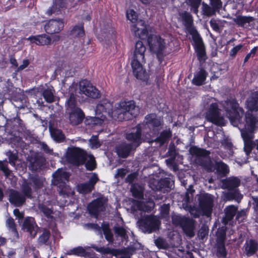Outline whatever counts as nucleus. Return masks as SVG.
Here are the masks:
<instances>
[{
  "instance_id": "f257e3e1",
  "label": "nucleus",
  "mask_w": 258,
  "mask_h": 258,
  "mask_svg": "<svg viewBox=\"0 0 258 258\" xmlns=\"http://www.w3.org/2000/svg\"><path fill=\"white\" fill-rule=\"evenodd\" d=\"M188 151L195 157V163L207 172H213L216 170V173L221 177H224L229 173L228 166L222 161H215L214 164L210 157V151L197 146H191Z\"/></svg>"
},
{
  "instance_id": "f03ea898",
  "label": "nucleus",
  "mask_w": 258,
  "mask_h": 258,
  "mask_svg": "<svg viewBox=\"0 0 258 258\" xmlns=\"http://www.w3.org/2000/svg\"><path fill=\"white\" fill-rule=\"evenodd\" d=\"M180 16L184 26L192 36L193 41L192 45L196 53L198 59L200 63L203 64L208 59L206 47L202 37L196 28L193 26V17L190 13L187 11L182 12Z\"/></svg>"
},
{
  "instance_id": "7ed1b4c3",
  "label": "nucleus",
  "mask_w": 258,
  "mask_h": 258,
  "mask_svg": "<svg viewBox=\"0 0 258 258\" xmlns=\"http://www.w3.org/2000/svg\"><path fill=\"white\" fill-rule=\"evenodd\" d=\"M146 46L143 42L139 40L135 45L134 55L131 63L133 72L135 77L139 80L145 81L148 79V75L142 64L145 62V52Z\"/></svg>"
},
{
  "instance_id": "20e7f679",
  "label": "nucleus",
  "mask_w": 258,
  "mask_h": 258,
  "mask_svg": "<svg viewBox=\"0 0 258 258\" xmlns=\"http://www.w3.org/2000/svg\"><path fill=\"white\" fill-rule=\"evenodd\" d=\"M144 130V136L147 142H152L153 138L156 137L161 126L163 120L155 113H149L145 117L142 123H140Z\"/></svg>"
},
{
  "instance_id": "39448f33",
  "label": "nucleus",
  "mask_w": 258,
  "mask_h": 258,
  "mask_svg": "<svg viewBox=\"0 0 258 258\" xmlns=\"http://www.w3.org/2000/svg\"><path fill=\"white\" fill-rule=\"evenodd\" d=\"M223 108L226 115L231 124L237 125L242 121L244 109L239 106V104L235 98L228 99L223 104Z\"/></svg>"
},
{
  "instance_id": "423d86ee",
  "label": "nucleus",
  "mask_w": 258,
  "mask_h": 258,
  "mask_svg": "<svg viewBox=\"0 0 258 258\" xmlns=\"http://www.w3.org/2000/svg\"><path fill=\"white\" fill-rule=\"evenodd\" d=\"M32 189L27 183L22 184L21 192L14 189L9 191V201L10 203L17 207L23 206L26 202V199H32Z\"/></svg>"
},
{
  "instance_id": "0eeeda50",
  "label": "nucleus",
  "mask_w": 258,
  "mask_h": 258,
  "mask_svg": "<svg viewBox=\"0 0 258 258\" xmlns=\"http://www.w3.org/2000/svg\"><path fill=\"white\" fill-rule=\"evenodd\" d=\"M139 113V109L135 104L134 101H121L119 104V108L116 110L117 119L119 121L125 119V116L127 114L132 117H136Z\"/></svg>"
},
{
  "instance_id": "6e6552de",
  "label": "nucleus",
  "mask_w": 258,
  "mask_h": 258,
  "mask_svg": "<svg viewBox=\"0 0 258 258\" xmlns=\"http://www.w3.org/2000/svg\"><path fill=\"white\" fill-rule=\"evenodd\" d=\"M140 228L145 233H151L159 230L160 220L154 215H146L138 221Z\"/></svg>"
},
{
  "instance_id": "1a4fd4ad",
  "label": "nucleus",
  "mask_w": 258,
  "mask_h": 258,
  "mask_svg": "<svg viewBox=\"0 0 258 258\" xmlns=\"http://www.w3.org/2000/svg\"><path fill=\"white\" fill-rule=\"evenodd\" d=\"M254 111L248 109L245 112L244 111V114L242 116V121L239 124H243L244 127L241 129V133H249L250 134L254 133V132L257 128L258 116Z\"/></svg>"
},
{
  "instance_id": "9d476101",
  "label": "nucleus",
  "mask_w": 258,
  "mask_h": 258,
  "mask_svg": "<svg viewBox=\"0 0 258 258\" xmlns=\"http://www.w3.org/2000/svg\"><path fill=\"white\" fill-rule=\"evenodd\" d=\"M144 130L142 125L139 123L132 128L130 132L125 134V139L130 142V144L137 148L143 142H147L144 136Z\"/></svg>"
},
{
  "instance_id": "9b49d317",
  "label": "nucleus",
  "mask_w": 258,
  "mask_h": 258,
  "mask_svg": "<svg viewBox=\"0 0 258 258\" xmlns=\"http://www.w3.org/2000/svg\"><path fill=\"white\" fill-rule=\"evenodd\" d=\"M206 119L212 123L218 125L224 126L225 124V119L221 114L220 109L216 103H211L206 112Z\"/></svg>"
},
{
  "instance_id": "f8f14e48",
  "label": "nucleus",
  "mask_w": 258,
  "mask_h": 258,
  "mask_svg": "<svg viewBox=\"0 0 258 258\" xmlns=\"http://www.w3.org/2000/svg\"><path fill=\"white\" fill-rule=\"evenodd\" d=\"M147 42L151 51L156 53L157 55H163L166 48L164 39L159 35L150 34L148 37Z\"/></svg>"
},
{
  "instance_id": "ddd939ff",
  "label": "nucleus",
  "mask_w": 258,
  "mask_h": 258,
  "mask_svg": "<svg viewBox=\"0 0 258 258\" xmlns=\"http://www.w3.org/2000/svg\"><path fill=\"white\" fill-rule=\"evenodd\" d=\"M67 158L70 163L76 166H80L85 164L87 153L79 148L74 147L68 152Z\"/></svg>"
},
{
  "instance_id": "4468645a",
  "label": "nucleus",
  "mask_w": 258,
  "mask_h": 258,
  "mask_svg": "<svg viewBox=\"0 0 258 258\" xmlns=\"http://www.w3.org/2000/svg\"><path fill=\"white\" fill-rule=\"evenodd\" d=\"M96 114L101 115L104 118L109 117L113 118L116 114V110H113V104L106 99L100 101L95 109Z\"/></svg>"
},
{
  "instance_id": "2eb2a0df",
  "label": "nucleus",
  "mask_w": 258,
  "mask_h": 258,
  "mask_svg": "<svg viewBox=\"0 0 258 258\" xmlns=\"http://www.w3.org/2000/svg\"><path fill=\"white\" fill-rule=\"evenodd\" d=\"M199 206L204 215L209 216L211 215L214 205L213 196L204 193L199 195L198 198Z\"/></svg>"
},
{
  "instance_id": "dca6fc26",
  "label": "nucleus",
  "mask_w": 258,
  "mask_h": 258,
  "mask_svg": "<svg viewBox=\"0 0 258 258\" xmlns=\"http://www.w3.org/2000/svg\"><path fill=\"white\" fill-rule=\"evenodd\" d=\"M226 238V230L221 229L218 230L217 233L216 245V255L218 258H226L227 257V251L225 247Z\"/></svg>"
},
{
  "instance_id": "f3484780",
  "label": "nucleus",
  "mask_w": 258,
  "mask_h": 258,
  "mask_svg": "<svg viewBox=\"0 0 258 258\" xmlns=\"http://www.w3.org/2000/svg\"><path fill=\"white\" fill-rule=\"evenodd\" d=\"M106 202V199L103 197H99L93 200L87 206L89 214L97 217L100 212L105 211Z\"/></svg>"
},
{
  "instance_id": "a211bd4d",
  "label": "nucleus",
  "mask_w": 258,
  "mask_h": 258,
  "mask_svg": "<svg viewBox=\"0 0 258 258\" xmlns=\"http://www.w3.org/2000/svg\"><path fill=\"white\" fill-rule=\"evenodd\" d=\"M64 27L63 19H50L44 25V30L49 34L59 33Z\"/></svg>"
},
{
  "instance_id": "6ab92c4d",
  "label": "nucleus",
  "mask_w": 258,
  "mask_h": 258,
  "mask_svg": "<svg viewBox=\"0 0 258 258\" xmlns=\"http://www.w3.org/2000/svg\"><path fill=\"white\" fill-rule=\"evenodd\" d=\"M80 90L83 94L89 97L95 99L100 97V91L86 80L80 82Z\"/></svg>"
},
{
  "instance_id": "aec40b11",
  "label": "nucleus",
  "mask_w": 258,
  "mask_h": 258,
  "mask_svg": "<svg viewBox=\"0 0 258 258\" xmlns=\"http://www.w3.org/2000/svg\"><path fill=\"white\" fill-rule=\"evenodd\" d=\"M171 182L170 178L165 177L160 180H153L150 184L153 190L165 192L171 190L172 185Z\"/></svg>"
},
{
  "instance_id": "412c9836",
  "label": "nucleus",
  "mask_w": 258,
  "mask_h": 258,
  "mask_svg": "<svg viewBox=\"0 0 258 258\" xmlns=\"http://www.w3.org/2000/svg\"><path fill=\"white\" fill-rule=\"evenodd\" d=\"M37 228L38 226L34 218L27 217L25 219L22 229L24 231L29 233L32 238H34L36 236Z\"/></svg>"
},
{
  "instance_id": "4be33fe9",
  "label": "nucleus",
  "mask_w": 258,
  "mask_h": 258,
  "mask_svg": "<svg viewBox=\"0 0 258 258\" xmlns=\"http://www.w3.org/2000/svg\"><path fill=\"white\" fill-rule=\"evenodd\" d=\"M136 148L130 143L122 142L116 148V152L120 158H126L131 154L132 151H135Z\"/></svg>"
},
{
  "instance_id": "5701e85b",
  "label": "nucleus",
  "mask_w": 258,
  "mask_h": 258,
  "mask_svg": "<svg viewBox=\"0 0 258 258\" xmlns=\"http://www.w3.org/2000/svg\"><path fill=\"white\" fill-rule=\"evenodd\" d=\"M179 224L186 235L190 237L194 236L195 228V221L194 220L188 218H181L179 220Z\"/></svg>"
},
{
  "instance_id": "b1692460",
  "label": "nucleus",
  "mask_w": 258,
  "mask_h": 258,
  "mask_svg": "<svg viewBox=\"0 0 258 258\" xmlns=\"http://www.w3.org/2000/svg\"><path fill=\"white\" fill-rule=\"evenodd\" d=\"M69 120L73 125H77L82 122L85 117V113L81 108L70 111Z\"/></svg>"
},
{
  "instance_id": "393cba45",
  "label": "nucleus",
  "mask_w": 258,
  "mask_h": 258,
  "mask_svg": "<svg viewBox=\"0 0 258 258\" xmlns=\"http://www.w3.org/2000/svg\"><path fill=\"white\" fill-rule=\"evenodd\" d=\"M114 235L116 239L119 241L118 244H122L123 242H127L128 239V236L127 234L126 230L122 226L114 225L113 227Z\"/></svg>"
},
{
  "instance_id": "a878e982",
  "label": "nucleus",
  "mask_w": 258,
  "mask_h": 258,
  "mask_svg": "<svg viewBox=\"0 0 258 258\" xmlns=\"http://www.w3.org/2000/svg\"><path fill=\"white\" fill-rule=\"evenodd\" d=\"M241 137L244 141V151L247 154H250L255 146V143L252 141L254 138V133H241Z\"/></svg>"
},
{
  "instance_id": "bb28decb",
  "label": "nucleus",
  "mask_w": 258,
  "mask_h": 258,
  "mask_svg": "<svg viewBox=\"0 0 258 258\" xmlns=\"http://www.w3.org/2000/svg\"><path fill=\"white\" fill-rule=\"evenodd\" d=\"M27 160L30 162L29 168L32 171L41 170L45 161L43 157L37 155H35L33 157L29 156Z\"/></svg>"
},
{
  "instance_id": "cd10ccee",
  "label": "nucleus",
  "mask_w": 258,
  "mask_h": 258,
  "mask_svg": "<svg viewBox=\"0 0 258 258\" xmlns=\"http://www.w3.org/2000/svg\"><path fill=\"white\" fill-rule=\"evenodd\" d=\"M28 40L32 43L37 45H48L51 44V39L49 36L46 34L30 36Z\"/></svg>"
},
{
  "instance_id": "c85d7f7f",
  "label": "nucleus",
  "mask_w": 258,
  "mask_h": 258,
  "mask_svg": "<svg viewBox=\"0 0 258 258\" xmlns=\"http://www.w3.org/2000/svg\"><path fill=\"white\" fill-rule=\"evenodd\" d=\"M27 183L29 187L32 185L35 190L41 189L43 186V180L38 174H32L30 175L29 181L24 179L22 184Z\"/></svg>"
},
{
  "instance_id": "c756f323",
  "label": "nucleus",
  "mask_w": 258,
  "mask_h": 258,
  "mask_svg": "<svg viewBox=\"0 0 258 258\" xmlns=\"http://www.w3.org/2000/svg\"><path fill=\"white\" fill-rule=\"evenodd\" d=\"M222 183L224 188L229 190H233L239 186L240 180L237 177L230 176L223 179Z\"/></svg>"
},
{
  "instance_id": "7c9ffc66",
  "label": "nucleus",
  "mask_w": 258,
  "mask_h": 258,
  "mask_svg": "<svg viewBox=\"0 0 258 258\" xmlns=\"http://www.w3.org/2000/svg\"><path fill=\"white\" fill-rule=\"evenodd\" d=\"M126 17L127 19L133 24L131 27L132 31L136 33L139 30V28L137 26L139 18L138 14L134 10L129 9L126 11Z\"/></svg>"
},
{
  "instance_id": "2f4dec72",
  "label": "nucleus",
  "mask_w": 258,
  "mask_h": 258,
  "mask_svg": "<svg viewBox=\"0 0 258 258\" xmlns=\"http://www.w3.org/2000/svg\"><path fill=\"white\" fill-rule=\"evenodd\" d=\"M208 74L204 68H201L199 71L195 74L191 81L192 84L197 86L203 85L205 84Z\"/></svg>"
},
{
  "instance_id": "473e14b6",
  "label": "nucleus",
  "mask_w": 258,
  "mask_h": 258,
  "mask_svg": "<svg viewBox=\"0 0 258 258\" xmlns=\"http://www.w3.org/2000/svg\"><path fill=\"white\" fill-rule=\"evenodd\" d=\"M233 21L238 26L247 28L250 26V23L254 21V18L250 16L238 15Z\"/></svg>"
},
{
  "instance_id": "72a5a7b5",
  "label": "nucleus",
  "mask_w": 258,
  "mask_h": 258,
  "mask_svg": "<svg viewBox=\"0 0 258 258\" xmlns=\"http://www.w3.org/2000/svg\"><path fill=\"white\" fill-rule=\"evenodd\" d=\"M258 250V243L253 239H250L244 245V251L247 256L254 255Z\"/></svg>"
},
{
  "instance_id": "f704fd0d",
  "label": "nucleus",
  "mask_w": 258,
  "mask_h": 258,
  "mask_svg": "<svg viewBox=\"0 0 258 258\" xmlns=\"http://www.w3.org/2000/svg\"><path fill=\"white\" fill-rule=\"evenodd\" d=\"M172 132L170 128L162 131L159 136L153 138V141L160 143V145H164L167 143L172 137Z\"/></svg>"
},
{
  "instance_id": "c9c22d12",
  "label": "nucleus",
  "mask_w": 258,
  "mask_h": 258,
  "mask_svg": "<svg viewBox=\"0 0 258 258\" xmlns=\"http://www.w3.org/2000/svg\"><path fill=\"white\" fill-rule=\"evenodd\" d=\"M69 35L73 38L82 37L85 36V32L84 27V23H81L73 27Z\"/></svg>"
},
{
  "instance_id": "e433bc0d",
  "label": "nucleus",
  "mask_w": 258,
  "mask_h": 258,
  "mask_svg": "<svg viewBox=\"0 0 258 258\" xmlns=\"http://www.w3.org/2000/svg\"><path fill=\"white\" fill-rule=\"evenodd\" d=\"M248 109L254 111H258V91H256L251 94L247 101Z\"/></svg>"
},
{
  "instance_id": "4c0bfd02",
  "label": "nucleus",
  "mask_w": 258,
  "mask_h": 258,
  "mask_svg": "<svg viewBox=\"0 0 258 258\" xmlns=\"http://www.w3.org/2000/svg\"><path fill=\"white\" fill-rule=\"evenodd\" d=\"M115 30L111 25L107 24L104 28H101L100 33L105 40H109L115 35Z\"/></svg>"
},
{
  "instance_id": "58836bf2",
  "label": "nucleus",
  "mask_w": 258,
  "mask_h": 258,
  "mask_svg": "<svg viewBox=\"0 0 258 258\" xmlns=\"http://www.w3.org/2000/svg\"><path fill=\"white\" fill-rule=\"evenodd\" d=\"M237 211V208L234 205L227 206L225 209V217L224 220L226 222L231 221L235 216Z\"/></svg>"
},
{
  "instance_id": "ea45409f",
  "label": "nucleus",
  "mask_w": 258,
  "mask_h": 258,
  "mask_svg": "<svg viewBox=\"0 0 258 258\" xmlns=\"http://www.w3.org/2000/svg\"><path fill=\"white\" fill-rule=\"evenodd\" d=\"M50 132L52 138L56 142L61 143L64 141L65 136L60 130L55 128H50Z\"/></svg>"
},
{
  "instance_id": "a19ab883",
  "label": "nucleus",
  "mask_w": 258,
  "mask_h": 258,
  "mask_svg": "<svg viewBox=\"0 0 258 258\" xmlns=\"http://www.w3.org/2000/svg\"><path fill=\"white\" fill-rule=\"evenodd\" d=\"M185 3L189 7L191 12L198 14L202 0H185Z\"/></svg>"
},
{
  "instance_id": "79ce46f5",
  "label": "nucleus",
  "mask_w": 258,
  "mask_h": 258,
  "mask_svg": "<svg viewBox=\"0 0 258 258\" xmlns=\"http://www.w3.org/2000/svg\"><path fill=\"white\" fill-rule=\"evenodd\" d=\"M102 229L105 239L109 243L113 242L114 241L113 234L111 232L108 224L103 223L102 225Z\"/></svg>"
},
{
  "instance_id": "37998d69",
  "label": "nucleus",
  "mask_w": 258,
  "mask_h": 258,
  "mask_svg": "<svg viewBox=\"0 0 258 258\" xmlns=\"http://www.w3.org/2000/svg\"><path fill=\"white\" fill-rule=\"evenodd\" d=\"M202 14L204 16L211 17L213 15H215L217 11H218L216 8H214L213 7H210L209 5L203 2L202 3Z\"/></svg>"
},
{
  "instance_id": "c03bdc74",
  "label": "nucleus",
  "mask_w": 258,
  "mask_h": 258,
  "mask_svg": "<svg viewBox=\"0 0 258 258\" xmlns=\"http://www.w3.org/2000/svg\"><path fill=\"white\" fill-rule=\"evenodd\" d=\"M178 153L176 150V146L173 143H171L168 149V151L166 153L167 156L169 157V158L167 160V162H172L174 161Z\"/></svg>"
},
{
  "instance_id": "a18cd8bd",
  "label": "nucleus",
  "mask_w": 258,
  "mask_h": 258,
  "mask_svg": "<svg viewBox=\"0 0 258 258\" xmlns=\"http://www.w3.org/2000/svg\"><path fill=\"white\" fill-rule=\"evenodd\" d=\"M66 104L67 109L69 112L77 109V108H80V107H77V101L76 97L73 94L70 95L66 102Z\"/></svg>"
},
{
  "instance_id": "49530a36",
  "label": "nucleus",
  "mask_w": 258,
  "mask_h": 258,
  "mask_svg": "<svg viewBox=\"0 0 258 258\" xmlns=\"http://www.w3.org/2000/svg\"><path fill=\"white\" fill-rule=\"evenodd\" d=\"M94 189L88 182L81 183L78 185V191L83 194L90 193Z\"/></svg>"
},
{
  "instance_id": "de8ad7c7",
  "label": "nucleus",
  "mask_w": 258,
  "mask_h": 258,
  "mask_svg": "<svg viewBox=\"0 0 258 258\" xmlns=\"http://www.w3.org/2000/svg\"><path fill=\"white\" fill-rule=\"evenodd\" d=\"M100 252L103 254H110L115 256L120 255L121 253V251L118 249L103 247L100 248Z\"/></svg>"
},
{
  "instance_id": "09e8293b",
  "label": "nucleus",
  "mask_w": 258,
  "mask_h": 258,
  "mask_svg": "<svg viewBox=\"0 0 258 258\" xmlns=\"http://www.w3.org/2000/svg\"><path fill=\"white\" fill-rule=\"evenodd\" d=\"M66 0H53V5L51 8V13H55L56 11H58L61 8L66 7Z\"/></svg>"
},
{
  "instance_id": "8fccbe9b",
  "label": "nucleus",
  "mask_w": 258,
  "mask_h": 258,
  "mask_svg": "<svg viewBox=\"0 0 258 258\" xmlns=\"http://www.w3.org/2000/svg\"><path fill=\"white\" fill-rule=\"evenodd\" d=\"M50 236V231L48 230L45 229L38 238V243L40 245H46Z\"/></svg>"
},
{
  "instance_id": "3c124183",
  "label": "nucleus",
  "mask_w": 258,
  "mask_h": 258,
  "mask_svg": "<svg viewBox=\"0 0 258 258\" xmlns=\"http://www.w3.org/2000/svg\"><path fill=\"white\" fill-rule=\"evenodd\" d=\"M42 96L47 103H51L54 101V95L50 89H44L42 92Z\"/></svg>"
},
{
  "instance_id": "603ef678",
  "label": "nucleus",
  "mask_w": 258,
  "mask_h": 258,
  "mask_svg": "<svg viewBox=\"0 0 258 258\" xmlns=\"http://www.w3.org/2000/svg\"><path fill=\"white\" fill-rule=\"evenodd\" d=\"M53 184L57 185L60 188L59 192L61 195H64L66 194L64 188H66V183L58 175L54 177Z\"/></svg>"
},
{
  "instance_id": "864d4df0",
  "label": "nucleus",
  "mask_w": 258,
  "mask_h": 258,
  "mask_svg": "<svg viewBox=\"0 0 258 258\" xmlns=\"http://www.w3.org/2000/svg\"><path fill=\"white\" fill-rule=\"evenodd\" d=\"M99 115L100 117H90L89 119L87 117L85 120L86 124L93 125L101 124L105 118H104V117H101V115Z\"/></svg>"
},
{
  "instance_id": "5fc2aeb1",
  "label": "nucleus",
  "mask_w": 258,
  "mask_h": 258,
  "mask_svg": "<svg viewBox=\"0 0 258 258\" xmlns=\"http://www.w3.org/2000/svg\"><path fill=\"white\" fill-rule=\"evenodd\" d=\"M6 155L8 157L9 163L11 165H15L18 159V152L16 151L14 153L10 150L7 152Z\"/></svg>"
},
{
  "instance_id": "6e6d98bb",
  "label": "nucleus",
  "mask_w": 258,
  "mask_h": 258,
  "mask_svg": "<svg viewBox=\"0 0 258 258\" xmlns=\"http://www.w3.org/2000/svg\"><path fill=\"white\" fill-rule=\"evenodd\" d=\"M85 163V167L87 170L93 171L96 168V162L94 157L92 156L90 159Z\"/></svg>"
},
{
  "instance_id": "4d7b16f0",
  "label": "nucleus",
  "mask_w": 258,
  "mask_h": 258,
  "mask_svg": "<svg viewBox=\"0 0 258 258\" xmlns=\"http://www.w3.org/2000/svg\"><path fill=\"white\" fill-rule=\"evenodd\" d=\"M39 209L47 218H51L52 217L51 214L53 213V211L46 206L43 204L40 205Z\"/></svg>"
},
{
  "instance_id": "13d9d810",
  "label": "nucleus",
  "mask_w": 258,
  "mask_h": 258,
  "mask_svg": "<svg viewBox=\"0 0 258 258\" xmlns=\"http://www.w3.org/2000/svg\"><path fill=\"white\" fill-rule=\"evenodd\" d=\"M131 191L133 196L137 199H142L144 196L143 191L142 189L137 188L136 186H133L131 188Z\"/></svg>"
},
{
  "instance_id": "bf43d9fd",
  "label": "nucleus",
  "mask_w": 258,
  "mask_h": 258,
  "mask_svg": "<svg viewBox=\"0 0 258 258\" xmlns=\"http://www.w3.org/2000/svg\"><path fill=\"white\" fill-rule=\"evenodd\" d=\"M85 252V249L82 246H78L70 250L68 252L69 254H74L76 255H82Z\"/></svg>"
},
{
  "instance_id": "052dcab7",
  "label": "nucleus",
  "mask_w": 258,
  "mask_h": 258,
  "mask_svg": "<svg viewBox=\"0 0 258 258\" xmlns=\"http://www.w3.org/2000/svg\"><path fill=\"white\" fill-rule=\"evenodd\" d=\"M210 25L212 30L218 33H220L221 31V29L219 26V23L218 22V20L212 18L210 21Z\"/></svg>"
},
{
  "instance_id": "680f3d73",
  "label": "nucleus",
  "mask_w": 258,
  "mask_h": 258,
  "mask_svg": "<svg viewBox=\"0 0 258 258\" xmlns=\"http://www.w3.org/2000/svg\"><path fill=\"white\" fill-rule=\"evenodd\" d=\"M136 35H138L139 38L141 39H145L146 38H148V31L146 27H144L141 30L139 29L138 31L136 33H135Z\"/></svg>"
},
{
  "instance_id": "e2e57ef3",
  "label": "nucleus",
  "mask_w": 258,
  "mask_h": 258,
  "mask_svg": "<svg viewBox=\"0 0 258 258\" xmlns=\"http://www.w3.org/2000/svg\"><path fill=\"white\" fill-rule=\"evenodd\" d=\"M8 227L12 230V231L17 232L16 225L14 220L12 217H9L6 222Z\"/></svg>"
},
{
  "instance_id": "0e129e2a",
  "label": "nucleus",
  "mask_w": 258,
  "mask_h": 258,
  "mask_svg": "<svg viewBox=\"0 0 258 258\" xmlns=\"http://www.w3.org/2000/svg\"><path fill=\"white\" fill-rule=\"evenodd\" d=\"M8 166L7 161H0V170H2L7 176L10 174V170Z\"/></svg>"
},
{
  "instance_id": "69168bd1",
  "label": "nucleus",
  "mask_w": 258,
  "mask_h": 258,
  "mask_svg": "<svg viewBox=\"0 0 258 258\" xmlns=\"http://www.w3.org/2000/svg\"><path fill=\"white\" fill-rule=\"evenodd\" d=\"M170 206L168 204H163L161 207L160 213L163 217L168 216L169 214Z\"/></svg>"
},
{
  "instance_id": "338daca9",
  "label": "nucleus",
  "mask_w": 258,
  "mask_h": 258,
  "mask_svg": "<svg viewBox=\"0 0 258 258\" xmlns=\"http://www.w3.org/2000/svg\"><path fill=\"white\" fill-rule=\"evenodd\" d=\"M210 4L214 8H216L218 11L220 10L222 7V2L221 0H210Z\"/></svg>"
},
{
  "instance_id": "774afa93",
  "label": "nucleus",
  "mask_w": 258,
  "mask_h": 258,
  "mask_svg": "<svg viewBox=\"0 0 258 258\" xmlns=\"http://www.w3.org/2000/svg\"><path fill=\"white\" fill-rule=\"evenodd\" d=\"M99 180V178L97 174L93 173L88 181H87L90 185L94 188L95 185Z\"/></svg>"
}]
</instances>
